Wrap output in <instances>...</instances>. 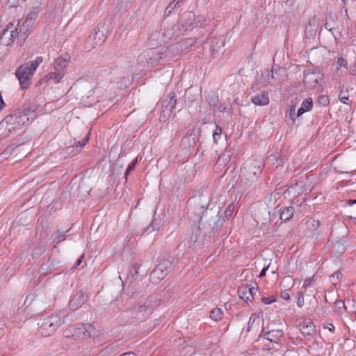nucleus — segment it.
Masks as SVG:
<instances>
[{"instance_id": "f257e3e1", "label": "nucleus", "mask_w": 356, "mask_h": 356, "mask_svg": "<svg viewBox=\"0 0 356 356\" xmlns=\"http://www.w3.org/2000/svg\"><path fill=\"white\" fill-rule=\"evenodd\" d=\"M36 116V112L33 108H26L7 115L3 120L2 124H6L9 131L12 129H19L24 125L29 124Z\"/></svg>"}, {"instance_id": "f03ea898", "label": "nucleus", "mask_w": 356, "mask_h": 356, "mask_svg": "<svg viewBox=\"0 0 356 356\" xmlns=\"http://www.w3.org/2000/svg\"><path fill=\"white\" fill-rule=\"evenodd\" d=\"M42 61L43 58L42 56H38L34 60L25 63L20 65L16 70V76L22 88H27L30 86L33 74Z\"/></svg>"}, {"instance_id": "7ed1b4c3", "label": "nucleus", "mask_w": 356, "mask_h": 356, "mask_svg": "<svg viewBox=\"0 0 356 356\" xmlns=\"http://www.w3.org/2000/svg\"><path fill=\"white\" fill-rule=\"evenodd\" d=\"M69 64V58L58 57L55 60L53 71L44 76L46 81H53L54 83H59L66 73L67 67Z\"/></svg>"}, {"instance_id": "20e7f679", "label": "nucleus", "mask_w": 356, "mask_h": 356, "mask_svg": "<svg viewBox=\"0 0 356 356\" xmlns=\"http://www.w3.org/2000/svg\"><path fill=\"white\" fill-rule=\"evenodd\" d=\"M156 303V301L153 298L139 302L133 307L131 314L137 320L143 321L153 312Z\"/></svg>"}, {"instance_id": "39448f33", "label": "nucleus", "mask_w": 356, "mask_h": 356, "mask_svg": "<svg viewBox=\"0 0 356 356\" xmlns=\"http://www.w3.org/2000/svg\"><path fill=\"white\" fill-rule=\"evenodd\" d=\"M37 14L35 13H31L26 17L22 18L19 20L16 19L11 20L12 24L16 25L15 28L19 37L24 38L26 35L32 29Z\"/></svg>"}, {"instance_id": "423d86ee", "label": "nucleus", "mask_w": 356, "mask_h": 356, "mask_svg": "<svg viewBox=\"0 0 356 356\" xmlns=\"http://www.w3.org/2000/svg\"><path fill=\"white\" fill-rule=\"evenodd\" d=\"M62 323V318L58 314L46 317L40 327V334L44 337L52 334L60 327Z\"/></svg>"}, {"instance_id": "0eeeda50", "label": "nucleus", "mask_w": 356, "mask_h": 356, "mask_svg": "<svg viewBox=\"0 0 356 356\" xmlns=\"http://www.w3.org/2000/svg\"><path fill=\"white\" fill-rule=\"evenodd\" d=\"M11 21L8 23L6 26L0 30V44L3 45H9L13 42L14 39L18 38L17 31Z\"/></svg>"}, {"instance_id": "6e6552de", "label": "nucleus", "mask_w": 356, "mask_h": 356, "mask_svg": "<svg viewBox=\"0 0 356 356\" xmlns=\"http://www.w3.org/2000/svg\"><path fill=\"white\" fill-rule=\"evenodd\" d=\"M92 330L93 327L90 325L79 324L72 328V332L70 330H66L65 334L66 337H69V332H71L74 337L86 339L91 337Z\"/></svg>"}, {"instance_id": "1a4fd4ad", "label": "nucleus", "mask_w": 356, "mask_h": 356, "mask_svg": "<svg viewBox=\"0 0 356 356\" xmlns=\"http://www.w3.org/2000/svg\"><path fill=\"white\" fill-rule=\"evenodd\" d=\"M168 263L159 264L151 273L150 280L153 283H159L168 273Z\"/></svg>"}, {"instance_id": "9d476101", "label": "nucleus", "mask_w": 356, "mask_h": 356, "mask_svg": "<svg viewBox=\"0 0 356 356\" xmlns=\"http://www.w3.org/2000/svg\"><path fill=\"white\" fill-rule=\"evenodd\" d=\"M322 74L319 72H308L305 74L304 83L307 88L312 89L317 86L322 80Z\"/></svg>"}, {"instance_id": "9b49d317", "label": "nucleus", "mask_w": 356, "mask_h": 356, "mask_svg": "<svg viewBox=\"0 0 356 356\" xmlns=\"http://www.w3.org/2000/svg\"><path fill=\"white\" fill-rule=\"evenodd\" d=\"M87 296L83 291L76 293L70 300L69 307L72 310H76L81 307L87 300Z\"/></svg>"}, {"instance_id": "f8f14e48", "label": "nucleus", "mask_w": 356, "mask_h": 356, "mask_svg": "<svg viewBox=\"0 0 356 356\" xmlns=\"http://www.w3.org/2000/svg\"><path fill=\"white\" fill-rule=\"evenodd\" d=\"M178 28L175 26L164 27L161 29L162 32V38L164 39L165 43L174 37H177L182 31H177Z\"/></svg>"}, {"instance_id": "ddd939ff", "label": "nucleus", "mask_w": 356, "mask_h": 356, "mask_svg": "<svg viewBox=\"0 0 356 356\" xmlns=\"http://www.w3.org/2000/svg\"><path fill=\"white\" fill-rule=\"evenodd\" d=\"M283 332L281 330H272L264 332L263 330V337L270 342L277 343V341L282 337Z\"/></svg>"}, {"instance_id": "4468645a", "label": "nucleus", "mask_w": 356, "mask_h": 356, "mask_svg": "<svg viewBox=\"0 0 356 356\" xmlns=\"http://www.w3.org/2000/svg\"><path fill=\"white\" fill-rule=\"evenodd\" d=\"M251 100L255 105L264 106L269 103V97L268 92H261L252 96Z\"/></svg>"}, {"instance_id": "2eb2a0df", "label": "nucleus", "mask_w": 356, "mask_h": 356, "mask_svg": "<svg viewBox=\"0 0 356 356\" xmlns=\"http://www.w3.org/2000/svg\"><path fill=\"white\" fill-rule=\"evenodd\" d=\"M257 287L252 286V287H241L238 292L241 293L243 295L245 293H248L247 296H241V299L244 300L245 302L252 301L254 299V295H255L257 292Z\"/></svg>"}, {"instance_id": "dca6fc26", "label": "nucleus", "mask_w": 356, "mask_h": 356, "mask_svg": "<svg viewBox=\"0 0 356 356\" xmlns=\"http://www.w3.org/2000/svg\"><path fill=\"white\" fill-rule=\"evenodd\" d=\"M300 330L305 336L312 335L315 330V325L311 321L305 320L300 324Z\"/></svg>"}, {"instance_id": "f3484780", "label": "nucleus", "mask_w": 356, "mask_h": 356, "mask_svg": "<svg viewBox=\"0 0 356 356\" xmlns=\"http://www.w3.org/2000/svg\"><path fill=\"white\" fill-rule=\"evenodd\" d=\"M178 342L180 346L183 345L184 343H186V341L181 339H179ZM195 351V346L192 343L189 344L188 343H186V345L183 346V347L180 350V352L184 356H191L193 354H194Z\"/></svg>"}, {"instance_id": "a211bd4d", "label": "nucleus", "mask_w": 356, "mask_h": 356, "mask_svg": "<svg viewBox=\"0 0 356 356\" xmlns=\"http://www.w3.org/2000/svg\"><path fill=\"white\" fill-rule=\"evenodd\" d=\"M312 99L311 97H307L302 102L301 107L297 111L296 116L299 117L304 113L310 111L312 108Z\"/></svg>"}, {"instance_id": "6ab92c4d", "label": "nucleus", "mask_w": 356, "mask_h": 356, "mask_svg": "<svg viewBox=\"0 0 356 356\" xmlns=\"http://www.w3.org/2000/svg\"><path fill=\"white\" fill-rule=\"evenodd\" d=\"M182 48H181V45L179 43H176L168 46L166 50L164 51L165 57H171L174 55L179 54V51H182Z\"/></svg>"}, {"instance_id": "aec40b11", "label": "nucleus", "mask_w": 356, "mask_h": 356, "mask_svg": "<svg viewBox=\"0 0 356 356\" xmlns=\"http://www.w3.org/2000/svg\"><path fill=\"white\" fill-rule=\"evenodd\" d=\"M260 162L254 161L252 162H247L245 164V169H248L250 173H252L254 176H257L259 172Z\"/></svg>"}, {"instance_id": "412c9836", "label": "nucleus", "mask_w": 356, "mask_h": 356, "mask_svg": "<svg viewBox=\"0 0 356 356\" xmlns=\"http://www.w3.org/2000/svg\"><path fill=\"white\" fill-rule=\"evenodd\" d=\"M231 159V153L229 151H225L222 152L219 158L218 159V161L216 162V164L218 165H225L227 163L229 162Z\"/></svg>"}, {"instance_id": "4be33fe9", "label": "nucleus", "mask_w": 356, "mask_h": 356, "mask_svg": "<svg viewBox=\"0 0 356 356\" xmlns=\"http://www.w3.org/2000/svg\"><path fill=\"white\" fill-rule=\"evenodd\" d=\"M294 209L291 207H285L280 213V219L286 221L289 220L293 215Z\"/></svg>"}, {"instance_id": "5701e85b", "label": "nucleus", "mask_w": 356, "mask_h": 356, "mask_svg": "<svg viewBox=\"0 0 356 356\" xmlns=\"http://www.w3.org/2000/svg\"><path fill=\"white\" fill-rule=\"evenodd\" d=\"M305 226L307 229V230H309V232H313V231H315L316 229H317L319 227V222L316 220H314V219H312V218H309L307 220H306L305 222Z\"/></svg>"}, {"instance_id": "b1692460", "label": "nucleus", "mask_w": 356, "mask_h": 356, "mask_svg": "<svg viewBox=\"0 0 356 356\" xmlns=\"http://www.w3.org/2000/svg\"><path fill=\"white\" fill-rule=\"evenodd\" d=\"M150 39L152 41H154L156 44H161L162 43H165L164 39L162 38V32L161 29L159 31H155L151 34Z\"/></svg>"}, {"instance_id": "393cba45", "label": "nucleus", "mask_w": 356, "mask_h": 356, "mask_svg": "<svg viewBox=\"0 0 356 356\" xmlns=\"http://www.w3.org/2000/svg\"><path fill=\"white\" fill-rule=\"evenodd\" d=\"M222 311L220 308H214L210 313V318L215 321H218L222 318Z\"/></svg>"}, {"instance_id": "a878e982", "label": "nucleus", "mask_w": 356, "mask_h": 356, "mask_svg": "<svg viewBox=\"0 0 356 356\" xmlns=\"http://www.w3.org/2000/svg\"><path fill=\"white\" fill-rule=\"evenodd\" d=\"M177 102L176 95L174 92L170 94V99L168 104L165 106L166 108H169L170 111H172Z\"/></svg>"}, {"instance_id": "bb28decb", "label": "nucleus", "mask_w": 356, "mask_h": 356, "mask_svg": "<svg viewBox=\"0 0 356 356\" xmlns=\"http://www.w3.org/2000/svg\"><path fill=\"white\" fill-rule=\"evenodd\" d=\"M295 113H296V106L295 105H291L289 106V109L286 111V118H290L292 122L295 121Z\"/></svg>"}, {"instance_id": "cd10ccee", "label": "nucleus", "mask_w": 356, "mask_h": 356, "mask_svg": "<svg viewBox=\"0 0 356 356\" xmlns=\"http://www.w3.org/2000/svg\"><path fill=\"white\" fill-rule=\"evenodd\" d=\"M197 207H200V211L197 213V216L195 218L193 219L194 222H200L202 218V215L206 211L207 208H205L204 206L201 205L200 202H198L197 204Z\"/></svg>"}, {"instance_id": "c85d7f7f", "label": "nucleus", "mask_w": 356, "mask_h": 356, "mask_svg": "<svg viewBox=\"0 0 356 356\" xmlns=\"http://www.w3.org/2000/svg\"><path fill=\"white\" fill-rule=\"evenodd\" d=\"M318 104L321 106H325L329 104L330 99L327 95H321L318 99Z\"/></svg>"}, {"instance_id": "c756f323", "label": "nucleus", "mask_w": 356, "mask_h": 356, "mask_svg": "<svg viewBox=\"0 0 356 356\" xmlns=\"http://www.w3.org/2000/svg\"><path fill=\"white\" fill-rule=\"evenodd\" d=\"M259 318L256 314H253L250 316L249 319L248 325L249 327L253 326L254 324H259Z\"/></svg>"}, {"instance_id": "7c9ffc66", "label": "nucleus", "mask_w": 356, "mask_h": 356, "mask_svg": "<svg viewBox=\"0 0 356 356\" xmlns=\"http://www.w3.org/2000/svg\"><path fill=\"white\" fill-rule=\"evenodd\" d=\"M234 209V204H229L225 211V215L227 219H228L232 214Z\"/></svg>"}, {"instance_id": "2f4dec72", "label": "nucleus", "mask_w": 356, "mask_h": 356, "mask_svg": "<svg viewBox=\"0 0 356 356\" xmlns=\"http://www.w3.org/2000/svg\"><path fill=\"white\" fill-rule=\"evenodd\" d=\"M221 134H222V129L220 127L216 126V130L214 131V132L213 134V138L215 142H217V140L219 138Z\"/></svg>"}, {"instance_id": "473e14b6", "label": "nucleus", "mask_w": 356, "mask_h": 356, "mask_svg": "<svg viewBox=\"0 0 356 356\" xmlns=\"http://www.w3.org/2000/svg\"><path fill=\"white\" fill-rule=\"evenodd\" d=\"M347 62L343 58H340L337 60V70H339L341 67L347 69Z\"/></svg>"}, {"instance_id": "72a5a7b5", "label": "nucleus", "mask_w": 356, "mask_h": 356, "mask_svg": "<svg viewBox=\"0 0 356 356\" xmlns=\"http://www.w3.org/2000/svg\"><path fill=\"white\" fill-rule=\"evenodd\" d=\"M137 159H134L130 165L127 167L126 172H125V176L127 177L128 174L133 170L135 168V166L137 163Z\"/></svg>"}, {"instance_id": "f704fd0d", "label": "nucleus", "mask_w": 356, "mask_h": 356, "mask_svg": "<svg viewBox=\"0 0 356 356\" xmlns=\"http://www.w3.org/2000/svg\"><path fill=\"white\" fill-rule=\"evenodd\" d=\"M183 0H174V1L171 3H170L167 9L169 10V12L171 11L173 8H175L180 2H181Z\"/></svg>"}, {"instance_id": "c9c22d12", "label": "nucleus", "mask_w": 356, "mask_h": 356, "mask_svg": "<svg viewBox=\"0 0 356 356\" xmlns=\"http://www.w3.org/2000/svg\"><path fill=\"white\" fill-rule=\"evenodd\" d=\"M303 305H304V296H303V294L302 293H300L298 294V297L297 299V305L299 307H302L303 306Z\"/></svg>"}, {"instance_id": "e433bc0d", "label": "nucleus", "mask_w": 356, "mask_h": 356, "mask_svg": "<svg viewBox=\"0 0 356 356\" xmlns=\"http://www.w3.org/2000/svg\"><path fill=\"white\" fill-rule=\"evenodd\" d=\"M339 99L343 104H348L349 97L341 92L339 95Z\"/></svg>"}, {"instance_id": "4c0bfd02", "label": "nucleus", "mask_w": 356, "mask_h": 356, "mask_svg": "<svg viewBox=\"0 0 356 356\" xmlns=\"http://www.w3.org/2000/svg\"><path fill=\"white\" fill-rule=\"evenodd\" d=\"M280 296H281V298H282V299H284V300H287V301L290 300V295H289V293L287 291H282V292L281 293V294H280Z\"/></svg>"}, {"instance_id": "58836bf2", "label": "nucleus", "mask_w": 356, "mask_h": 356, "mask_svg": "<svg viewBox=\"0 0 356 356\" xmlns=\"http://www.w3.org/2000/svg\"><path fill=\"white\" fill-rule=\"evenodd\" d=\"M334 304H335V306H336L339 309H345L344 303H343V301H341V300H337V301H335Z\"/></svg>"}, {"instance_id": "ea45409f", "label": "nucleus", "mask_w": 356, "mask_h": 356, "mask_svg": "<svg viewBox=\"0 0 356 356\" xmlns=\"http://www.w3.org/2000/svg\"><path fill=\"white\" fill-rule=\"evenodd\" d=\"M88 136H89V133L81 141H79L78 143L80 147H83L88 143Z\"/></svg>"}, {"instance_id": "a19ab883", "label": "nucleus", "mask_w": 356, "mask_h": 356, "mask_svg": "<svg viewBox=\"0 0 356 356\" xmlns=\"http://www.w3.org/2000/svg\"><path fill=\"white\" fill-rule=\"evenodd\" d=\"M325 328L327 329L331 333H333L335 330V327L332 323H327Z\"/></svg>"}, {"instance_id": "79ce46f5", "label": "nucleus", "mask_w": 356, "mask_h": 356, "mask_svg": "<svg viewBox=\"0 0 356 356\" xmlns=\"http://www.w3.org/2000/svg\"><path fill=\"white\" fill-rule=\"evenodd\" d=\"M312 279L309 278L305 280L303 287L306 288L312 285Z\"/></svg>"}, {"instance_id": "37998d69", "label": "nucleus", "mask_w": 356, "mask_h": 356, "mask_svg": "<svg viewBox=\"0 0 356 356\" xmlns=\"http://www.w3.org/2000/svg\"><path fill=\"white\" fill-rule=\"evenodd\" d=\"M341 273L339 270L337 271L334 274H333L331 276L332 281L334 282L335 278L339 279V275H341Z\"/></svg>"}, {"instance_id": "c03bdc74", "label": "nucleus", "mask_w": 356, "mask_h": 356, "mask_svg": "<svg viewBox=\"0 0 356 356\" xmlns=\"http://www.w3.org/2000/svg\"><path fill=\"white\" fill-rule=\"evenodd\" d=\"M83 256L82 255L76 262L75 264V266H74V268H76L77 266H79L81 263H82V259H83Z\"/></svg>"}, {"instance_id": "a18cd8bd", "label": "nucleus", "mask_w": 356, "mask_h": 356, "mask_svg": "<svg viewBox=\"0 0 356 356\" xmlns=\"http://www.w3.org/2000/svg\"><path fill=\"white\" fill-rule=\"evenodd\" d=\"M267 268H264L261 270V271L260 272L259 275V277H262L266 275V271Z\"/></svg>"}, {"instance_id": "49530a36", "label": "nucleus", "mask_w": 356, "mask_h": 356, "mask_svg": "<svg viewBox=\"0 0 356 356\" xmlns=\"http://www.w3.org/2000/svg\"><path fill=\"white\" fill-rule=\"evenodd\" d=\"M120 356H135V355L132 352H128V353H123V354L120 355Z\"/></svg>"}, {"instance_id": "de8ad7c7", "label": "nucleus", "mask_w": 356, "mask_h": 356, "mask_svg": "<svg viewBox=\"0 0 356 356\" xmlns=\"http://www.w3.org/2000/svg\"><path fill=\"white\" fill-rule=\"evenodd\" d=\"M264 302H265L266 304H270V303L273 302L275 301V300H268V299L266 298V299L265 300H264Z\"/></svg>"}, {"instance_id": "09e8293b", "label": "nucleus", "mask_w": 356, "mask_h": 356, "mask_svg": "<svg viewBox=\"0 0 356 356\" xmlns=\"http://www.w3.org/2000/svg\"><path fill=\"white\" fill-rule=\"evenodd\" d=\"M63 240H64V236L63 235V236L59 235L58 236V242L61 241Z\"/></svg>"}, {"instance_id": "8fccbe9b", "label": "nucleus", "mask_w": 356, "mask_h": 356, "mask_svg": "<svg viewBox=\"0 0 356 356\" xmlns=\"http://www.w3.org/2000/svg\"><path fill=\"white\" fill-rule=\"evenodd\" d=\"M217 53L215 52V49L212 47V55L213 57H216L217 56Z\"/></svg>"}, {"instance_id": "3c124183", "label": "nucleus", "mask_w": 356, "mask_h": 356, "mask_svg": "<svg viewBox=\"0 0 356 356\" xmlns=\"http://www.w3.org/2000/svg\"><path fill=\"white\" fill-rule=\"evenodd\" d=\"M6 106L3 100H1V106H0V108H2L3 107H4Z\"/></svg>"}, {"instance_id": "603ef678", "label": "nucleus", "mask_w": 356, "mask_h": 356, "mask_svg": "<svg viewBox=\"0 0 356 356\" xmlns=\"http://www.w3.org/2000/svg\"><path fill=\"white\" fill-rule=\"evenodd\" d=\"M353 204H356V200H349V204L353 205Z\"/></svg>"}, {"instance_id": "864d4df0", "label": "nucleus", "mask_w": 356, "mask_h": 356, "mask_svg": "<svg viewBox=\"0 0 356 356\" xmlns=\"http://www.w3.org/2000/svg\"><path fill=\"white\" fill-rule=\"evenodd\" d=\"M240 293V298H241V296H248V293H245L244 295H243L241 293Z\"/></svg>"}, {"instance_id": "5fc2aeb1", "label": "nucleus", "mask_w": 356, "mask_h": 356, "mask_svg": "<svg viewBox=\"0 0 356 356\" xmlns=\"http://www.w3.org/2000/svg\"><path fill=\"white\" fill-rule=\"evenodd\" d=\"M220 47H221V46H222V47H223V46L225 45V44H224V42H223V41H220Z\"/></svg>"}, {"instance_id": "6e6d98bb", "label": "nucleus", "mask_w": 356, "mask_h": 356, "mask_svg": "<svg viewBox=\"0 0 356 356\" xmlns=\"http://www.w3.org/2000/svg\"><path fill=\"white\" fill-rule=\"evenodd\" d=\"M9 2L10 4H13L14 3V0H9Z\"/></svg>"}, {"instance_id": "4d7b16f0", "label": "nucleus", "mask_w": 356, "mask_h": 356, "mask_svg": "<svg viewBox=\"0 0 356 356\" xmlns=\"http://www.w3.org/2000/svg\"><path fill=\"white\" fill-rule=\"evenodd\" d=\"M284 280H285V281H288V280H289V281H290V280H291V279H290V278H286V279H285Z\"/></svg>"}]
</instances>
